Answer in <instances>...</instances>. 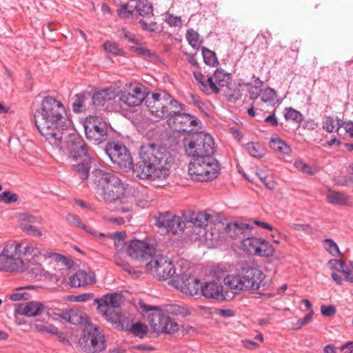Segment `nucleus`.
Segmentation results:
<instances>
[{"instance_id": "nucleus-52", "label": "nucleus", "mask_w": 353, "mask_h": 353, "mask_svg": "<svg viewBox=\"0 0 353 353\" xmlns=\"http://www.w3.org/2000/svg\"><path fill=\"white\" fill-rule=\"evenodd\" d=\"M130 50L131 51L136 52L139 55L145 57L154 58L156 57L155 54L153 52L143 47L131 46Z\"/></svg>"}, {"instance_id": "nucleus-30", "label": "nucleus", "mask_w": 353, "mask_h": 353, "mask_svg": "<svg viewBox=\"0 0 353 353\" xmlns=\"http://www.w3.org/2000/svg\"><path fill=\"white\" fill-rule=\"evenodd\" d=\"M193 74L199 84V88L203 92L210 94L212 91H217L214 84L213 78L210 77H206L200 72H194Z\"/></svg>"}, {"instance_id": "nucleus-17", "label": "nucleus", "mask_w": 353, "mask_h": 353, "mask_svg": "<svg viewBox=\"0 0 353 353\" xmlns=\"http://www.w3.org/2000/svg\"><path fill=\"white\" fill-rule=\"evenodd\" d=\"M154 248L140 240H132L126 247V252L128 256L139 261H148L154 253Z\"/></svg>"}, {"instance_id": "nucleus-58", "label": "nucleus", "mask_w": 353, "mask_h": 353, "mask_svg": "<svg viewBox=\"0 0 353 353\" xmlns=\"http://www.w3.org/2000/svg\"><path fill=\"white\" fill-rule=\"evenodd\" d=\"M290 227L298 231H303L307 234L313 233V229L307 224L291 223Z\"/></svg>"}, {"instance_id": "nucleus-55", "label": "nucleus", "mask_w": 353, "mask_h": 353, "mask_svg": "<svg viewBox=\"0 0 353 353\" xmlns=\"http://www.w3.org/2000/svg\"><path fill=\"white\" fill-rule=\"evenodd\" d=\"M165 21L171 26H180L182 23L180 17L174 16L171 14H167Z\"/></svg>"}, {"instance_id": "nucleus-64", "label": "nucleus", "mask_w": 353, "mask_h": 353, "mask_svg": "<svg viewBox=\"0 0 353 353\" xmlns=\"http://www.w3.org/2000/svg\"><path fill=\"white\" fill-rule=\"evenodd\" d=\"M346 133L353 138V122L344 123L342 125Z\"/></svg>"}, {"instance_id": "nucleus-53", "label": "nucleus", "mask_w": 353, "mask_h": 353, "mask_svg": "<svg viewBox=\"0 0 353 353\" xmlns=\"http://www.w3.org/2000/svg\"><path fill=\"white\" fill-rule=\"evenodd\" d=\"M134 10L128 8L127 4H121L117 9V14L121 18H130L133 15Z\"/></svg>"}, {"instance_id": "nucleus-40", "label": "nucleus", "mask_w": 353, "mask_h": 353, "mask_svg": "<svg viewBox=\"0 0 353 353\" xmlns=\"http://www.w3.org/2000/svg\"><path fill=\"white\" fill-rule=\"evenodd\" d=\"M66 220L67 221L72 225H74L77 227H79L85 231L86 232L90 234L91 235H95V232L92 230L88 228L85 224H83L80 218L77 216H75L72 214H68L66 216Z\"/></svg>"}, {"instance_id": "nucleus-19", "label": "nucleus", "mask_w": 353, "mask_h": 353, "mask_svg": "<svg viewBox=\"0 0 353 353\" xmlns=\"http://www.w3.org/2000/svg\"><path fill=\"white\" fill-rule=\"evenodd\" d=\"M201 292L206 299H214L219 301L225 299L223 293L221 283L216 281H207L201 285Z\"/></svg>"}, {"instance_id": "nucleus-18", "label": "nucleus", "mask_w": 353, "mask_h": 353, "mask_svg": "<svg viewBox=\"0 0 353 353\" xmlns=\"http://www.w3.org/2000/svg\"><path fill=\"white\" fill-rule=\"evenodd\" d=\"M96 282L95 274L90 270H80L69 278V285L72 288L84 287Z\"/></svg>"}, {"instance_id": "nucleus-32", "label": "nucleus", "mask_w": 353, "mask_h": 353, "mask_svg": "<svg viewBox=\"0 0 353 353\" xmlns=\"http://www.w3.org/2000/svg\"><path fill=\"white\" fill-rule=\"evenodd\" d=\"M270 147L283 154H290L292 152L290 146L276 134L272 137L270 141Z\"/></svg>"}, {"instance_id": "nucleus-25", "label": "nucleus", "mask_w": 353, "mask_h": 353, "mask_svg": "<svg viewBox=\"0 0 353 353\" xmlns=\"http://www.w3.org/2000/svg\"><path fill=\"white\" fill-rule=\"evenodd\" d=\"M210 214L205 212H192L184 216V221L186 224H192L195 227L207 226Z\"/></svg>"}, {"instance_id": "nucleus-60", "label": "nucleus", "mask_w": 353, "mask_h": 353, "mask_svg": "<svg viewBox=\"0 0 353 353\" xmlns=\"http://www.w3.org/2000/svg\"><path fill=\"white\" fill-rule=\"evenodd\" d=\"M336 310L334 305H322L321 307V314L324 316H332L336 314Z\"/></svg>"}, {"instance_id": "nucleus-31", "label": "nucleus", "mask_w": 353, "mask_h": 353, "mask_svg": "<svg viewBox=\"0 0 353 353\" xmlns=\"http://www.w3.org/2000/svg\"><path fill=\"white\" fill-rule=\"evenodd\" d=\"M163 265L160 266V269L157 270V275L154 276L159 280H166L172 277L174 274H179L176 272L173 263L168 259L163 261Z\"/></svg>"}, {"instance_id": "nucleus-29", "label": "nucleus", "mask_w": 353, "mask_h": 353, "mask_svg": "<svg viewBox=\"0 0 353 353\" xmlns=\"http://www.w3.org/2000/svg\"><path fill=\"white\" fill-rule=\"evenodd\" d=\"M168 258L161 254H157L154 250V253L149 258L150 261L146 263L145 268L148 273L155 276L157 270L160 269V266L163 265L164 261H167Z\"/></svg>"}, {"instance_id": "nucleus-37", "label": "nucleus", "mask_w": 353, "mask_h": 353, "mask_svg": "<svg viewBox=\"0 0 353 353\" xmlns=\"http://www.w3.org/2000/svg\"><path fill=\"white\" fill-rule=\"evenodd\" d=\"M248 154L255 158L261 159L265 156V150L259 143L250 142L245 145Z\"/></svg>"}, {"instance_id": "nucleus-23", "label": "nucleus", "mask_w": 353, "mask_h": 353, "mask_svg": "<svg viewBox=\"0 0 353 353\" xmlns=\"http://www.w3.org/2000/svg\"><path fill=\"white\" fill-rule=\"evenodd\" d=\"M223 282L228 288L234 291L235 293L249 290L240 270L236 274L227 275L224 278Z\"/></svg>"}, {"instance_id": "nucleus-22", "label": "nucleus", "mask_w": 353, "mask_h": 353, "mask_svg": "<svg viewBox=\"0 0 353 353\" xmlns=\"http://www.w3.org/2000/svg\"><path fill=\"white\" fill-rule=\"evenodd\" d=\"M121 301L122 296L119 294H105L100 299H96L94 303L97 304L98 312H105L107 307H111L112 309L119 307Z\"/></svg>"}, {"instance_id": "nucleus-44", "label": "nucleus", "mask_w": 353, "mask_h": 353, "mask_svg": "<svg viewBox=\"0 0 353 353\" xmlns=\"http://www.w3.org/2000/svg\"><path fill=\"white\" fill-rule=\"evenodd\" d=\"M277 95L274 89L268 87L261 92V101L271 105L275 104Z\"/></svg>"}, {"instance_id": "nucleus-43", "label": "nucleus", "mask_w": 353, "mask_h": 353, "mask_svg": "<svg viewBox=\"0 0 353 353\" xmlns=\"http://www.w3.org/2000/svg\"><path fill=\"white\" fill-rule=\"evenodd\" d=\"M202 54L204 63L205 64L210 66H215L218 64V59L216 58V54L213 51L206 48H203Z\"/></svg>"}, {"instance_id": "nucleus-50", "label": "nucleus", "mask_w": 353, "mask_h": 353, "mask_svg": "<svg viewBox=\"0 0 353 353\" xmlns=\"http://www.w3.org/2000/svg\"><path fill=\"white\" fill-rule=\"evenodd\" d=\"M323 243L326 245V250L332 255L336 256L340 254V250L336 243L331 239H325Z\"/></svg>"}, {"instance_id": "nucleus-2", "label": "nucleus", "mask_w": 353, "mask_h": 353, "mask_svg": "<svg viewBox=\"0 0 353 353\" xmlns=\"http://www.w3.org/2000/svg\"><path fill=\"white\" fill-rule=\"evenodd\" d=\"M139 161L134 172L141 179H165L170 174L174 157L167 148L159 144L147 143L139 149Z\"/></svg>"}, {"instance_id": "nucleus-63", "label": "nucleus", "mask_w": 353, "mask_h": 353, "mask_svg": "<svg viewBox=\"0 0 353 353\" xmlns=\"http://www.w3.org/2000/svg\"><path fill=\"white\" fill-rule=\"evenodd\" d=\"M165 310L168 313L177 315L181 313L182 308L177 305L170 304L165 306Z\"/></svg>"}, {"instance_id": "nucleus-35", "label": "nucleus", "mask_w": 353, "mask_h": 353, "mask_svg": "<svg viewBox=\"0 0 353 353\" xmlns=\"http://www.w3.org/2000/svg\"><path fill=\"white\" fill-rule=\"evenodd\" d=\"M134 8L137 12L144 17H151L153 16V7L151 3L148 0H138L136 1Z\"/></svg>"}, {"instance_id": "nucleus-34", "label": "nucleus", "mask_w": 353, "mask_h": 353, "mask_svg": "<svg viewBox=\"0 0 353 353\" xmlns=\"http://www.w3.org/2000/svg\"><path fill=\"white\" fill-rule=\"evenodd\" d=\"M261 238L248 236L242 239L241 243L244 250L250 254L256 255Z\"/></svg>"}, {"instance_id": "nucleus-14", "label": "nucleus", "mask_w": 353, "mask_h": 353, "mask_svg": "<svg viewBox=\"0 0 353 353\" xmlns=\"http://www.w3.org/2000/svg\"><path fill=\"white\" fill-rule=\"evenodd\" d=\"M172 283L176 288L189 296L198 294L201 288L199 279L191 276L190 274L181 272V270L174 277Z\"/></svg>"}, {"instance_id": "nucleus-39", "label": "nucleus", "mask_w": 353, "mask_h": 353, "mask_svg": "<svg viewBox=\"0 0 353 353\" xmlns=\"http://www.w3.org/2000/svg\"><path fill=\"white\" fill-rule=\"evenodd\" d=\"M125 233L115 232L108 234L107 236L114 240V247L118 253L121 252L125 248Z\"/></svg>"}, {"instance_id": "nucleus-6", "label": "nucleus", "mask_w": 353, "mask_h": 353, "mask_svg": "<svg viewBox=\"0 0 353 353\" xmlns=\"http://www.w3.org/2000/svg\"><path fill=\"white\" fill-rule=\"evenodd\" d=\"M220 165L213 155H205L192 159L188 165V173L192 179L198 181H207L216 178Z\"/></svg>"}, {"instance_id": "nucleus-36", "label": "nucleus", "mask_w": 353, "mask_h": 353, "mask_svg": "<svg viewBox=\"0 0 353 353\" xmlns=\"http://www.w3.org/2000/svg\"><path fill=\"white\" fill-rule=\"evenodd\" d=\"M275 252V248L268 241L264 239H261L259 245V249L256 256L263 257H270L273 256Z\"/></svg>"}, {"instance_id": "nucleus-3", "label": "nucleus", "mask_w": 353, "mask_h": 353, "mask_svg": "<svg viewBox=\"0 0 353 353\" xmlns=\"http://www.w3.org/2000/svg\"><path fill=\"white\" fill-rule=\"evenodd\" d=\"M42 259L41 250L32 244L23 247L21 243H9L0 253V271L23 272L28 268L25 261L39 264Z\"/></svg>"}, {"instance_id": "nucleus-9", "label": "nucleus", "mask_w": 353, "mask_h": 353, "mask_svg": "<svg viewBox=\"0 0 353 353\" xmlns=\"http://www.w3.org/2000/svg\"><path fill=\"white\" fill-rule=\"evenodd\" d=\"M81 350L86 353H99L106 349L105 336L96 325H89L86 334L79 341Z\"/></svg>"}, {"instance_id": "nucleus-1", "label": "nucleus", "mask_w": 353, "mask_h": 353, "mask_svg": "<svg viewBox=\"0 0 353 353\" xmlns=\"http://www.w3.org/2000/svg\"><path fill=\"white\" fill-rule=\"evenodd\" d=\"M34 123L41 135L53 148L61 150L63 144L69 157L74 163L73 171L83 181L90 174L92 158L83 139L76 133H68L69 121L63 105L51 97H46L34 115Z\"/></svg>"}, {"instance_id": "nucleus-4", "label": "nucleus", "mask_w": 353, "mask_h": 353, "mask_svg": "<svg viewBox=\"0 0 353 353\" xmlns=\"http://www.w3.org/2000/svg\"><path fill=\"white\" fill-rule=\"evenodd\" d=\"M92 178L97 193L105 203L123 201L128 185L114 173L95 169L92 172Z\"/></svg>"}, {"instance_id": "nucleus-41", "label": "nucleus", "mask_w": 353, "mask_h": 353, "mask_svg": "<svg viewBox=\"0 0 353 353\" xmlns=\"http://www.w3.org/2000/svg\"><path fill=\"white\" fill-rule=\"evenodd\" d=\"M284 117L287 121L291 120L298 123H301L303 120V114L292 108L285 109Z\"/></svg>"}, {"instance_id": "nucleus-48", "label": "nucleus", "mask_w": 353, "mask_h": 353, "mask_svg": "<svg viewBox=\"0 0 353 353\" xmlns=\"http://www.w3.org/2000/svg\"><path fill=\"white\" fill-rule=\"evenodd\" d=\"M103 315L108 321L112 323H117L120 320V315L118 312H114V309L107 307L105 312H99Z\"/></svg>"}, {"instance_id": "nucleus-54", "label": "nucleus", "mask_w": 353, "mask_h": 353, "mask_svg": "<svg viewBox=\"0 0 353 353\" xmlns=\"http://www.w3.org/2000/svg\"><path fill=\"white\" fill-rule=\"evenodd\" d=\"M313 315L314 312L312 310H311V311L307 314H306L304 318L300 319L297 321L294 328L296 330H299L303 326L307 325L312 321Z\"/></svg>"}, {"instance_id": "nucleus-12", "label": "nucleus", "mask_w": 353, "mask_h": 353, "mask_svg": "<svg viewBox=\"0 0 353 353\" xmlns=\"http://www.w3.org/2000/svg\"><path fill=\"white\" fill-rule=\"evenodd\" d=\"M146 94L145 87L140 83H132L127 86L120 94L119 99L129 107H136L145 101Z\"/></svg>"}, {"instance_id": "nucleus-49", "label": "nucleus", "mask_w": 353, "mask_h": 353, "mask_svg": "<svg viewBox=\"0 0 353 353\" xmlns=\"http://www.w3.org/2000/svg\"><path fill=\"white\" fill-rule=\"evenodd\" d=\"M115 261L117 265L120 266L124 271L132 275L133 278H138L141 275V272L140 271L134 270L129 264L119 261L118 259Z\"/></svg>"}, {"instance_id": "nucleus-20", "label": "nucleus", "mask_w": 353, "mask_h": 353, "mask_svg": "<svg viewBox=\"0 0 353 353\" xmlns=\"http://www.w3.org/2000/svg\"><path fill=\"white\" fill-rule=\"evenodd\" d=\"M93 99L89 92L75 94L72 102V109L76 113H81L93 108Z\"/></svg>"}, {"instance_id": "nucleus-33", "label": "nucleus", "mask_w": 353, "mask_h": 353, "mask_svg": "<svg viewBox=\"0 0 353 353\" xmlns=\"http://www.w3.org/2000/svg\"><path fill=\"white\" fill-rule=\"evenodd\" d=\"M350 196L346 194L328 190V193L326 196V200L328 203L334 205H345L347 203Z\"/></svg>"}, {"instance_id": "nucleus-51", "label": "nucleus", "mask_w": 353, "mask_h": 353, "mask_svg": "<svg viewBox=\"0 0 353 353\" xmlns=\"http://www.w3.org/2000/svg\"><path fill=\"white\" fill-rule=\"evenodd\" d=\"M104 50L110 53L120 55L122 54V50L119 46L114 42L106 41L103 43Z\"/></svg>"}, {"instance_id": "nucleus-5", "label": "nucleus", "mask_w": 353, "mask_h": 353, "mask_svg": "<svg viewBox=\"0 0 353 353\" xmlns=\"http://www.w3.org/2000/svg\"><path fill=\"white\" fill-rule=\"evenodd\" d=\"M145 105L150 114L158 121L168 120L172 114L179 112L181 109V103L163 90L152 93L150 96L148 94Z\"/></svg>"}, {"instance_id": "nucleus-61", "label": "nucleus", "mask_w": 353, "mask_h": 353, "mask_svg": "<svg viewBox=\"0 0 353 353\" xmlns=\"http://www.w3.org/2000/svg\"><path fill=\"white\" fill-rule=\"evenodd\" d=\"M121 37L125 39L126 40H128L130 43H132L134 44H138L139 43V38H137L134 34H133L129 31H127L125 30H124L123 31Z\"/></svg>"}, {"instance_id": "nucleus-38", "label": "nucleus", "mask_w": 353, "mask_h": 353, "mask_svg": "<svg viewBox=\"0 0 353 353\" xmlns=\"http://www.w3.org/2000/svg\"><path fill=\"white\" fill-rule=\"evenodd\" d=\"M185 38L188 43L196 50L200 48L202 41L200 39V35L193 29L187 30Z\"/></svg>"}, {"instance_id": "nucleus-47", "label": "nucleus", "mask_w": 353, "mask_h": 353, "mask_svg": "<svg viewBox=\"0 0 353 353\" xmlns=\"http://www.w3.org/2000/svg\"><path fill=\"white\" fill-rule=\"evenodd\" d=\"M18 200V195L10 191H5L0 194V201L6 204H10Z\"/></svg>"}, {"instance_id": "nucleus-62", "label": "nucleus", "mask_w": 353, "mask_h": 353, "mask_svg": "<svg viewBox=\"0 0 353 353\" xmlns=\"http://www.w3.org/2000/svg\"><path fill=\"white\" fill-rule=\"evenodd\" d=\"M30 296L27 292H16L10 296V299L13 301H19L21 300H28Z\"/></svg>"}, {"instance_id": "nucleus-24", "label": "nucleus", "mask_w": 353, "mask_h": 353, "mask_svg": "<svg viewBox=\"0 0 353 353\" xmlns=\"http://www.w3.org/2000/svg\"><path fill=\"white\" fill-rule=\"evenodd\" d=\"M252 228L249 223L243 222L230 223L225 228L226 232L231 238L241 239L245 237L248 232Z\"/></svg>"}, {"instance_id": "nucleus-28", "label": "nucleus", "mask_w": 353, "mask_h": 353, "mask_svg": "<svg viewBox=\"0 0 353 353\" xmlns=\"http://www.w3.org/2000/svg\"><path fill=\"white\" fill-rule=\"evenodd\" d=\"M133 190V193L135 194L136 190L134 187H131L130 190ZM136 201L135 194L132 196L125 194V199L123 201H119V205L117 208V210L123 214H126L125 216L128 221H130L132 218V212L134 210V203Z\"/></svg>"}, {"instance_id": "nucleus-56", "label": "nucleus", "mask_w": 353, "mask_h": 353, "mask_svg": "<svg viewBox=\"0 0 353 353\" xmlns=\"http://www.w3.org/2000/svg\"><path fill=\"white\" fill-rule=\"evenodd\" d=\"M20 219L22 221V223H41V219L27 213H23L20 214Z\"/></svg>"}, {"instance_id": "nucleus-21", "label": "nucleus", "mask_w": 353, "mask_h": 353, "mask_svg": "<svg viewBox=\"0 0 353 353\" xmlns=\"http://www.w3.org/2000/svg\"><path fill=\"white\" fill-rule=\"evenodd\" d=\"M44 308L45 305L41 302L30 301L26 303L18 304L16 306L15 312L27 317H34L41 315Z\"/></svg>"}, {"instance_id": "nucleus-7", "label": "nucleus", "mask_w": 353, "mask_h": 353, "mask_svg": "<svg viewBox=\"0 0 353 353\" xmlns=\"http://www.w3.org/2000/svg\"><path fill=\"white\" fill-rule=\"evenodd\" d=\"M139 304L144 312L154 311L148 316V321L154 332L172 334L178 331V324L170 316L164 314L159 307L148 305L142 300Z\"/></svg>"}, {"instance_id": "nucleus-13", "label": "nucleus", "mask_w": 353, "mask_h": 353, "mask_svg": "<svg viewBox=\"0 0 353 353\" xmlns=\"http://www.w3.org/2000/svg\"><path fill=\"white\" fill-rule=\"evenodd\" d=\"M182 110L183 105L181 103L179 112L172 114L171 117H168L167 123L174 131L189 132L192 130V127L198 125V121L189 114L182 113Z\"/></svg>"}, {"instance_id": "nucleus-15", "label": "nucleus", "mask_w": 353, "mask_h": 353, "mask_svg": "<svg viewBox=\"0 0 353 353\" xmlns=\"http://www.w3.org/2000/svg\"><path fill=\"white\" fill-rule=\"evenodd\" d=\"M106 152L111 161L119 168L126 170L133 168V160L127 148L124 145L115 144L110 148Z\"/></svg>"}, {"instance_id": "nucleus-16", "label": "nucleus", "mask_w": 353, "mask_h": 353, "mask_svg": "<svg viewBox=\"0 0 353 353\" xmlns=\"http://www.w3.org/2000/svg\"><path fill=\"white\" fill-rule=\"evenodd\" d=\"M240 271L249 290L260 288L265 277L261 270L254 265L246 263L241 266Z\"/></svg>"}, {"instance_id": "nucleus-57", "label": "nucleus", "mask_w": 353, "mask_h": 353, "mask_svg": "<svg viewBox=\"0 0 353 353\" xmlns=\"http://www.w3.org/2000/svg\"><path fill=\"white\" fill-rule=\"evenodd\" d=\"M248 88V93L251 99H256L261 94V87L258 85H250Z\"/></svg>"}, {"instance_id": "nucleus-8", "label": "nucleus", "mask_w": 353, "mask_h": 353, "mask_svg": "<svg viewBox=\"0 0 353 353\" xmlns=\"http://www.w3.org/2000/svg\"><path fill=\"white\" fill-rule=\"evenodd\" d=\"M186 154L192 159L214 154V141L209 134L199 132L184 140Z\"/></svg>"}, {"instance_id": "nucleus-26", "label": "nucleus", "mask_w": 353, "mask_h": 353, "mask_svg": "<svg viewBox=\"0 0 353 353\" xmlns=\"http://www.w3.org/2000/svg\"><path fill=\"white\" fill-rule=\"evenodd\" d=\"M94 106L104 105L106 102L113 100L117 97L116 89L109 88L100 90L92 95Z\"/></svg>"}, {"instance_id": "nucleus-10", "label": "nucleus", "mask_w": 353, "mask_h": 353, "mask_svg": "<svg viewBox=\"0 0 353 353\" xmlns=\"http://www.w3.org/2000/svg\"><path fill=\"white\" fill-rule=\"evenodd\" d=\"M108 125L105 120L98 116L87 117L84 123L86 138L97 145L108 140Z\"/></svg>"}, {"instance_id": "nucleus-42", "label": "nucleus", "mask_w": 353, "mask_h": 353, "mask_svg": "<svg viewBox=\"0 0 353 353\" xmlns=\"http://www.w3.org/2000/svg\"><path fill=\"white\" fill-rule=\"evenodd\" d=\"M323 129L325 130L327 132H332L335 130L338 132L341 128V124L339 123V120L337 122H335L334 118L331 117H327L323 121Z\"/></svg>"}, {"instance_id": "nucleus-46", "label": "nucleus", "mask_w": 353, "mask_h": 353, "mask_svg": "<svg viewBox=\"0 0 353 353\" xmlns=\"http://www.w3.org/2000/svg\"><path fill=\"white\" fill-rule=\"evenodd\" d=\"M21 228L23 232H26L30 235H32L34 236L37 237L42 236V232L39 228L33 226L32 225L29 224L28 223H21Z\"/></svg>"}, {"instance_id": "nucleus-11", "label": "nucleus", "mask_w": 353, "mask_h": 353, "mask_svg": "<svg viewBox=\"0 0 353 353\" xmlns=\"http://www.w3.org/2000/svg\"><path fill=\"white\" fill-rule=\"evenodd\" d=\"M155 220L159 228L172 234L183 232L185 227L184 219L170 212L159 214L155 217Z\"/></svg>"}, {"instance_id": "nucleus-59", "label": "nucleus", "mask_w": 353, "mask_h": 353, "mask_svg": "<svg viewBox=\"0 0 353 353\" xmlns=\"http://www.w3.org/2000/svg\"><path fill=\"white\" fill-rule=\"evenodd\" d=\"M35 328L40 331L43 332H48L51 334H57V329L53 326V325H45L43 324H35L34 325Z\"/></svg>"}, {"instance_id": "nucleus-45", "label": "nucleus", "mask_w": 353, "mask_h": 353, "mask_svg": "<svg viewBox=\"0 0 353 353\" xmlns=\"http://www.w3.org/2000/svg\"><path fill=\"white\" fill-rule=\"evenodd\" d=\"M131 331L134 335L143 338L148 332V328L146 325L141 322H137L132 325Z\"/></svg>"}, {"instance_id": "nucleus-27", "label": "nucleus", "mask_w": 353, "mask_h": 353, "mask_svg": "<svg viewBox=\"0 0 353 353\" xmlns=\"http://www.w3.org/2000/svg\"><path fill=\"white\" fill-rule=\"evenodd\" d=\"M213 78L214 84L217 91H212V94H218L220 90L224 88H228L231 83V76L222 69H217L214 75L210 77Z\"/></svg>"}]
</instances>
